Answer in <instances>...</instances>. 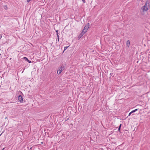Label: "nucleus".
<instances>
[{"instance_id":"obj_12","label":"nucleus","mask_w":150,"mask_h":150,"mask_svg":"<svg viewBox=\"0 0 150 150\" xmlns=\"http://www.w3.org/2000/svg\"><path fill=\"white\" fill-rule=\"evenodd\" d=\"M69 46H66L64 47V51L66 50L68 47Z\"/></svg>"},{"instance_id":"obj_23","label":"nucleus","mask_w":150,"mask_h":150,"mask_svg":"<svg viewBox=\"0 0 150 150\" xmlns=\"http://www.w3.org/2000/svg\"><path fill=\"white\" fill-rule=\"evenodd\" d=\"M2 37V36H0V39Z\"/></svg>"},{"instance_id":"obj_4","label":"nucleus","mask_w":150,"mask_h":150,"mask_svg":"<svg viewBox=\"0 0 150 150\" xmlns=\"http://www.w3.org/2000/svg\"><path fill=\"white\" fill-rule=\"evenodd\" d=\"M23 59H24L25 61L28 62L29 63H31V62L28 59L25 57H24L23 58Z\"/></svg>"},{"instance_id":"obj_11","label":"nucleus","mask_w":150,"mask_h":150,"mask_svg":"<svg viewBox=\"0 0 150 150\" xmlns=\"http://www.w3.org/2000/svg\"><path fill=\"white\" fill-rule=\"evenodd\" d=\"M4 8L6 9V10L7 9V5H5L4 6Z\"/></svg>"},{"instance_id":"obj_18","label":"nucleus","mask_w":150,"mask_h":150,"mask_svg":"<svg viewBox=\"0 0 150 150\" xmlns=\"http://www.w3.org/2000/svg\"><path fill=\"white\" fill-rule=\"evenodd\" d=\"M82 1L84 3L85 2V0H82Z\"/></svg>"},{"instance_id":"obj_21","label":"nucleus","mask_w":150,"mask_h":150,"mask_svg":"<svg viewBox=\"0 0 150 150\" xmlns=\"http://www.w3.org/2000/svg\"><path fill=\"white\" fill-rule=\"evenodd\" d=\"M64 120H63L62 121V122H65V121H64Z\"/></svg>"},{"instance_id":"obj_5","label":"nucleus","mask_w":150,"mask_h":150,"mask_svg":"<svg viewBox=\"0 0 150 150\" xmlns=\"http://www.w3.org/2000/svg\"><path fill=\"white\" fill-rule=\"evenodd\" d=\"M89 23H87L86 25V26L84 27V28H86V30L87 29V30L89 28Z\"/></svg>"},{"instance_id":"obj_14","label":"nucleus","mask_w":150,"mask_h":150,"mask_svg":"<svg viewBox=\"0 0 150 150\" xmlns=\"http://www.w3.org/2000/svg\"><path fill=\"white\" fill-rule=\"evenodd\" d=\"M58 30H57L56 31V34L57 35V34H58L59 33H58Z\"/></svg>"},{"instance_id":"obj_8","label":"nucleus","mask_w":150,"mask_h":150,"mask_svg":"<svg viewBox=\"0 0 150 150\" xmlns=\"http://www.w3.org/2000/svg\"><path fill=\"white\" fill-rule=\"evenodd\" d=\"M87 29H86V28H84V29L83 30L82 32H83V33H84L85 34L87 32Z\"/></svg>"},{"instance_id":"obj_13","label":"nucleus","mask_w":150,"mask_h":150,"mask_svg":"<svg viewBox=\"0 0 150 150\" xmlns=\"http://www.w3.org/2000/svg\"><path fill=\"white\" fill-rule=\"evenodd\" d=\"M69 117H66V119L65 120H64V121H66L67 120H68L69 119Z\"/></svg>"},{"instance_id":"obj_22","label":"nucleus","mask_w":150,"mask_h":150,"mask_svg":"<svg viewBox=\"0 0 150 150\" xmlns=\"http://www.w3.org/2000/svg\"><path fill=\"white\" fill-rule=\"evenodd\" d=\"M57 39H58V41L59 42V38H57Z\"/></svg>"},{"instance_id":"obj_15","label":"nucleus","mask_w":150,"mask_h":150,"mask_svg":"<svg viewBox=\"0 0 150 150\" xmlns=\"http://www.w3.org/2000/svg\"><path fill=\"white\" fill-rule=\"evenodd\" d=\"M132 112V111L131 112H130L129 114V115H128V116H129L132 113H131Z\"/></svg>"},{"instance_id":"obj_17","label":"nucleus","mask_w":150,"mask_h":150,"mask_svg":"<svg viewBox=\"0 0 150 150\" xmlns=\"http://www.w3.org/2000/svg\"><path fill=\"white\" fill-rule=\"evenodd\" d=\"M120 128H118V131L120 132Z\"/></svg>"},{"instance_id":"obj_6","label":"nucleus","mask_w":150,"mask_h":150,"mask_svg":"<svg viewBox=\"0 0 150 150\" xmlns=\"http://www.w3.org/2000/svg\"><path fill=\"white\" fill-rule=\"evenodd\" d=\"M130 41L129 40H127L126 42V46L127 47H129V46L130 45Z\"/></svg>"},{"instance_id":"obj_1","label":"nucleus","mask_w":150,"mask_h":150,"mask_svg":"<svg viewBox=\"0 0 150 150\" xmlns=\"http://www.w3.org/2000/svg\"><path fill=\"white\" fill-rule=\"evenodd\" d=\"M149 8V3L148 1H147L146 2L145 5L142 8V9L143 11H146L148 9V8Z\"/></svg>"},{"instance_id":"obj_19","label":"nucleus","mask_w":150,"mask_h":150,"mask_svg":"<svg viewBox=\"0 0 150 150\" xmlns=\"http://www.w3.org/2000/svg\"><path fill=\"white\" fill-rule=\"evenodd\" d=\"M57 38H59V35L57 34Z\"/></svg>"},{"instance_id":"obj_7","label":"nucleus","mask_w":150,"mask_h":150,"mask_svg":"<svg viewBox=\"0 0 150 150\" xmlns=\"http://www.w3.org/2000/svg\"><path fill=\"white\" fill-rule=\"evenodd\" d=\"M62 69H61L60 68H59V70L57 71V74H60L61 73L62 71Z\"/></svg>"},{"instance_id":"obj_9","label":"nucleus","mask_w":150,"mask_h":150,"mask_svg":"<svg viewBox=\"0 0 150 150\" xmlns=\"http://www.w3.org/2000/svg\"><path fill=\"white\" fill-rule=\"evenodd\" d=\"M60 68L62 69V70H64L65 69V67L64 66H63V65H62L60 67Z\"/></svg>"},{"instance_id":"obj_16","label":"nucleus","mask_w":150,"mask_h":150,"mask_svg":"<svg viewBox=\"0 0 150 150\" xmlns=\"http://www.w3.org/2000/svg\"><path fill=\"white\" fill-rule=\"evenodd\" d=\"M122 124H120L119 127V128H121V127Z\"/></svg>"},{"instance_id":"obj_20","label":"nucleus","mask_w":150,"mask_h":150,"mask_svg":"<svg viewBox=\"0 0 150 150\" xmlns=\"http://www.w3.org/2000/svg\"><path fill=\"white\" fill-rule=\"evenodd\" d=\"M112 73H110V76H112Z\"/></svg>"},{"instance_id":"obj_3","label":"nucleus","mask_w":150,"mask_h":150,"mask_svg":"<svg viewBox=\"0 0 150 150\" xmlns=\"http://www.w3.org/2000/svg\"><path fill=\"white\" fill-rule=\"evenodd\" d=\"M84 34V33L81 32L79 35L78 37L79 39H80V38H81Z\"/></svg>"},{"instance_id":"obj_2","label":"nucleus","mask_w":150,"mask_h":150,"mask_svg":"<svg viewBox=\"0 0 150 150\" xmlns=\"http://www.w3.org/2000/svg\"><path fill=\"white\" fill-rule=\"evenodd\" d=\"M18 99L19 101L20 102H22L23 101V98L22 96L21 95H19L18 97Z\"/></svg>"},{"instance_id":"obj_25","label":"nucleus","mask_w":150,"mask_h":150,"mask_svg":"<svg viewBox=\"0 0 150 150\" xmlns=\"http://www.w3.org/2000/svg\"><path fill=\"white\" fill-rule=\"evenodd\" d=\"M1 134L0 135V136L1 135V134Z\"/></svg>"},{"instance_id":"obj_10","label":"nucleus","mask_w":150,"mask_h":150,"mask_svg":"<svg viewBox=\"0 0 150 150\" xmlns=\"http://www.w3.org/2000/svg\"><path fill=\"white\" fill-rule=\"evenodd\" d=\"M138 110V109H136L134 110H132V112L131 113H133V112H135L136 111H137V110Z\"/></svg>"},{"instance_id":"obj_24","label":"nucleus","mask_w":150,"mask_h":150,"mask_svg":"<svg viewBox=\"0 0 150 150\" xmlns=\"http://www.w3.org/2000/svg\"><path fill=\"white\" fill-rule=\"evenodd\" d=\"M5 149V148H4L3 149H2V150H4V149Z\"/></svg>"}]
</instances>
